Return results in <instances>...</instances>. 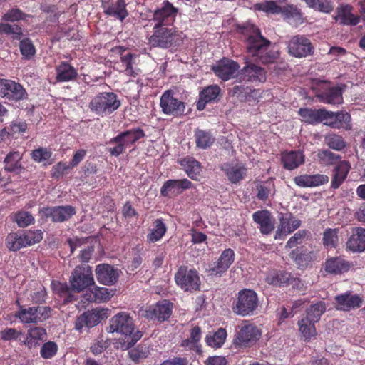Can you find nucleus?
<instances>
[{"label":"nucleus","instance_id":"1","mask_svg":"<svg viewBox=\"0 0 365 365\" xmlns=\"http://www.w3.org/2000/svg\"><path fill=\"white\" fill-rule=\"evenodd\" d=\"M237 31L244 38L247 56L263 64L275 61L279 53L271 48V41L262 35L260 29L250 22L237 26Z\"/></svg>","mask_w":365,"mask_h":365},{"label":"nucleus","instance_id":"2","mask_svg":"<svg viewBox=\"0 0 365 365\" xmlns=\"http://www.w3.org/2000/svg\"><path fill=\"white\" fill-rule=\"evenodd\" d=\"M178 11V9L168 1H163V6L154 11L151 19L154 22L153 33L148 38L151 47L168 48L173 44L176 31L173 24Z\"/></svg>","mask_w":365,"mask_h":365},{"label":"nucleus","instance_id":"3","mask_svg":"<svg viewBox=\"0 0 365 365\" xmlns=\"http://www.w3.org/2000/svg\"><path fill=\"white\" fill-rule=\"evenodd\" d=\"M107 331L124 336V339H120L118 341L120 348L123 350L129 349L142 337L141 332L135 330L133 318L126 312L115 314L109 321Z\"/></svg>","mask_w":365,"mask_h":365},{"label":"nucleus","instance_id":"4","mask_svg":"<svg viewBox=\"0 0 365 365\" xmlns=\"http://www.w3.org/2000/svg\"><path fill=\"white\" fill-rule=\"evenodd\" d=\"M43 238V232L39 230H19L11 232L5 238V245L9 251L16 252L21 248L39 242Z\"/></svg>","mask_w":365,"mask_h":365},{"label":"nucleus","instance_id":"5","mask_svg":"<svg viewBox=\"0 0 365 365\" xmlns=\"http://www.w3.org/2000/svg\"><path fill=\"white\" fill-rule=\"evenodd\" d=\"M259 306L257 294L250 289L240 290L232 303V311L237 315L248 317L255 314Z\"/></svg>","mask_w":365,"mask_h":365},{"label":"nucleus","instance_id":"6","mask_svg":"<svg viewBox=\"0 0 365 365\" xmlns=\"http://www.w3.org/2000/svg\"><path fill=\"white\" fill-rule=\"evenodd\" d=\"M145 136L144 130L140 128H133L118 133L111 138L110 144H115L113 147L108 148V152L112 156L118 157L123 154L126 148L134 145L137 141Z\"/></svg>","mask_w":365,"mask_h":365},{"label":"nucleus","instance_id":"7","mask_svg":"<svg viewBox=\"0 0 365 365\" xmlns=\"http://www.w3.org/2000/svg\"><path fill=\"white\" fill-rule=\"evenodd\" d=\"M121 103L113 92H102L95 96L89 102L88 108L100 116L110 115L119 108Z\"/></svg>","mask_w":365,"mask_h":365},{"label":"nucleus","instance_id":"8","mask_svg":"<svg viewBox=\"0 0 365 365\" xmlns=\"http://www.w3.org/2000/svg\"><path fill=\"white\" fill-rule=\"evenodd\" d=\"M26 88L11 79L0 78V98L9 103H19L28 99Z\"/></svg>","mask_w":365,"mask_h":365},{"label":"nucleus","instance_id":"9","mask_svg":"<svg viewBox=\"0 0 365 365\" xmlns=\"http://www.w3.org/2000/svg\"><path fill=\"white\" fill-rule=\"evenodd\" d=\"M261 335V331L256 325L245 321L234 336L233 344L239 348L250 347L260 339Z\"/></svg>","mask_w":365,"mask_h":365},{"label":"nucleus","instance_id":"10","mask_svg":"<svg viewBox=\"0 0 365 365\" xmlns=\"http://www.w3.org/2000/svg\"><path fill=\"white\" fill-rule=\"evenodd\" d=\"M176 284L184 292H193L200 290V279L197 270L180 266L175 274Z\"/></svg>","mask_w":365,"mask_h":365},{"label":"nucleus","instance_id":"11","mask_svg":"<svg viewBox=\"0 0 365 365\" xmlns=\"http://www.w3.org/2000/svg\"><path fill=\"white\" fill-rule=\"evenodd\" d=\"M160 107L162 112L167 115L178 117L184 114L185 103L174 97L172 90H166L160 96Z\"/></svg>","mask_w":365,"mask_h":365},{"label":"nucleus","instance_id":"12","mask_svg":"<svg viewBox=\"0 0 365 365\" xmlns=\"http://www.w3.org/2000/svg\"><path fill=\"white\" fill-rule=\"evenodd\" d=\"M70 283L71 289L77 292L94 284L91 267L87 264L77 266L72 272Z\"/></svg>","mask_w":365,"mask_h":365},{"label":"nucleus","instance_id":"13","mask_svg":"<svg viewBox=\"0 0 365 365\" xmlns=\"http://www.w3.org/2000/svg\"><path fill=\"white\" fill-rule=\"evenodd\" d=\"M289 55L295 58H305L314 53V48L309 38L303 35L292 36L287 43Z\"/></svg>","mask_w":365,"mask_h":365},{"label":"nucleus","instance_id":"14","mask_svg":"<svg viewBox=\"0 0 365 365\" xmlns=\"http://www.w3.org/2000/svg\"><path fill=\"white\" fill-rule=\"evenodd\" d=\"M108 317V309H93L88 310L77 317L75 329L81 331L83 327L92 328Z\"/></svg>","mask_w":365,"mask_h":365},{"label":"nucleus","instance_id":"15","mask_svg":"<svg viewBox=\"0 0 365 365\" xmlns=\"http://www.w3.org/2000/svg\"><path fill=\"white\" fill-rule=\"evenodd\" d=\"M173 303L167 299H162L155 304L149 306L145 311L144 317L150 320L163 322L172 315Z\"/></svg>","mask_w":365,"mask_h":365},{"label":"nucleus","instance_id":"16","mask_svg":"<svg viewBox=\"0 0 365 365\" xmlns=\"http://www.w3.org/2000/svg\"><path fill=\"white\" fill-rule=\"evenodd\" d=\"M364 302L363 298L352 291H346L338 294L334 298V307L343 312H350L360 308Z\"/></svg>","mask_w":365,"mask_h":365},{"label":"nucleus","instance_id":"17","mask_svg":"<svg viewBox=\"0 0 365 365\" xmlns=\"http://www.w3.org/2000/svg\"><path fill=\"white\" fill-rule=\"evenodd\" d=\"M192 187V183L187 178L180 180H168L160 188V195L170 197L178 195L185 190Z\"/></svg>","mask_w":365,"mask_h":365},{"label":"nucleus","instance_id":"18","mask_svg":"<svg viewBox=\"0 0 365 365\" xmlns=\"http://www.w3.org/2000/svg\"><path fill=\"white\" fill-rule=\"evenodd\" d=\"M239 68L240 65L237 62L223 58L212 66V70L217 76L226 81L232 78Z\"/></svg>","mask_w":365,"mask_h":365},{"label":"nucleus","instance_id":"19","mask_svg":"<svg viewBox=\"0 0 365 365\" xmlns=\"http://www.w3.org/2000/svg\"><path fill=\"white\" fill-rule=\"evenodd\" d=\"M238 78L240 82H264L266 81V71L260 66L250 63L240 71Z\"/></svg>","mask_w":365,"mask_h":365},{"label":"nucleus","instance_id":"20","mask_svg":"<svg viewBox=\"0 0 365 365\" xmlns=\"http://www.w3.org/2000/svg\"><path fill=\"white\" fill-rule=\"evenodd\" d=\"M127 4L125 0L104 1L102 8L106 15L114 17L121 22L129 15L126 9Z\"/></svg>","mask_w":365,"mask_h":365},{"label":"nucleus","instance_id":"21","mask_svg":"<svg viewBox=\"0 0 365 365\" xmlns=\"http://www.w3.org/2000/svg\"><path fill=\"white\" fill-rule=\"evenodd\" d=\"M351 115L346 112H331L327 111L324 124L335 129H344L350 130L352 128Z\"/></svg>","mask_w":365,"mask_h":365},{"label":"nucleus","instance_id":"22","mask_svg":"<svg viewBox=\"0 0 365 365\" xmlns=\"http://www.w3.org/2000/svg\"><path fill=\"white\" fill-rule=\"evenodd\" d=\"M253 221L259 225V229L262 235H269L274 230V219L272 213L264 209L255 212L252 214Z\"/></svg>","mask_w":365,"mask_h":365},{"label":"nucleus","instance_id":"23","mask_svg":"<svg viewBox=\"0 0 365 365\" xmlns=\"http://www.w3.org/2000/svg\"><path fill=\"white\" fill-rule=\"evenodd\" d=\"M96 275L100 284L110 286L115 284L119 277L118 269L108 264H101L96 266Z\"/></svg>","mask_w":365,"mask_h":365},{"label":"nucleus","instance_id":"24","mask_svg":"<svg viewBox=\"0 0 365 365\" xmlns=\"http://www.w3.org/2000/svg\"><path fill=\"white\" fill-rule=\"evenodd\" d=\"M352 265L351 262L343 257H331L326 259L324 264V269L327 273L331 274H341L347 272Z\"/></svg>","mask_w":365,"mask_h":365},{"label":"nucleus","instance_id":"25","mask_svg":"<svg viewBox=\"0 0 365 365\" xmlns=\"http://www.w3.org/2000/svg\"><path fill=\"white\" fill-rule=\"evenodd\" d=\"M235 252L231 248L225 249L219 257L214 267L210 269V274L221 276L225 273L235 261Z\"/></svg>","mask_w":365,"mask_h":365},{"label":"nucleus","instance_id":"26","mask_svg":"<svg viewBox=\"0 0 365 365\" xmlns=\"http://www.w3.org/2000/svg\"><path fill=\"white\" fill-rule=\"evenodd\" d=\"M346 250L353 253L365 251V228L354 227L346 243Z\"/></svg>","mask_w":365,"mask_h":365},{"label":"nucleus","instance_id":"27","mask_svg":"<svg viewBox=\"0 0 365 365\" xmlns=\"http://www.w3.org/2000/svg\"><path fill=\"white\" fill-rule=\"evenodd\" d=\"M220 168L224 172L228 180L233 184L240 182L247 174V168L239 163H225L221 164Z\"/></svg>","mask_w":365,"mask_h":365},{"label":"nucleus","instance_id":"28","mask_svg":"<svg viewBox=\"0 0 365 365\" xmlns=\"http://www.w3.org/2000/svg\"><path fill=\"white\" fill-rule=\"evenodd\" d=\"M289 256L299 269L307 267L315 259L314 251H308L303 246L292 250Z\"/></svg>","mask_w":365,"mask_h":365},{"label":"nucleus","instance_id":"29","mask_svg":"<svg viewBox=\"0 0 365 365\" xmlns=\"http://www.w3.org/2000/svg\"><path fill=\"white\" fill-rule=\"evenodd\" d=\"M127 48L123 46H118L114 48V51L120 55L122 66L123 67V72L129 76L136 77L138 72L133 68L135 60L137 55L130 52L125 53Z\"/></svg>","mask_w":365,"mask_h":365},{"label":"nucleus","instance_id":"30","mask_svg":"<svg viewBox=\"0 0 365 365\" xmlns=\"http://www.w3.org/2000/svg\"><path fill=\"white\" fill-rule=\"evenodd\" d=\"M305 156L302 151H284L281 154V162L283 168L287 170H293L304 163Z\"/></svg>","mask_w":365,"mask_h":365},{"label":"nucleus","instance_id":"31","mask_svg":"<svg viewBox=\"0 0 365 365\" xmlns=\"http://www.w3.org/2000/svg\"><path fill=\"white\" fill-rule=\"evenodd\" d=\"M221 93V88L217 85H210L205 87L199 93L197 102V109L203 110L208 103L216 101Z\"/></svg>","mask_w":365,"mask_h":365},{"label":"nucleus","instance_id":"32","mask_svg":"<svg viewBox=\"0 0 365 365\" xmlns=\"http://www.w3.org/2000/svg\"><path fill=\"white\" fill-rule=\"evenodd\" d=\"M351 164L348 160H339L333 169L331 187L338 189L344 182L351 170Z\"/></svg>","mask_w":365,"mask_h":365},{"label":"nucleus","instance_id":"33","mask_svg":"<svg viewBox=\"0 0 365 365\" xmlns=\"http://www.w3.org/2000/svg\"><path fill=\"white\" fill-rule=\"evenodd\" d=\"M329 181V177L323 174L300 175L294 178V183L302 187H312L322 185Z\"/></svg>","mask_w":365,"mask_h":365},{"label":"nucleus","instance_id":"34","mask_svg":"<svg viewBox=\"0 0 365 365\" xmlns=\"http://www.w3.org/2000/svg\"><path fill=\"white\" fill-rule=\"evenodd\" d=\"M266 282L274 286H282L299 282L298 278H294L292 274L282 270H274L267 274L265 278Z\"/></svg>","mask_w":365,"mask_h":365},{"label":"nucleus","instance_id":"35","mask_svg":"<svg viewBox=\"0 0 365 365\" xmlns=\"http://www.w3.org/2000/svg\"><path fill=\"white\" fill-rule=\"evenodd\" d=\"M298 113L304 123L314 125L326 121L327 110L325 109L302 108L299 110Z\"/></svg>","mask_w":365,"mask_h":365},{"label":"nucleus","instance_id":"36","mask_svg":"<svg viewBox=\"0 0 365 365\" xmlns=\"http://www.w3.org/2000/svg\"><path fill=\"white\" fill-rule=\"evenodd\" d=\"M45 311L46 308L41 307H34L28 309L21 308L16 314V317L23 323L37 322L44 319L43 314Z\"/></svg>","mask_w":365,"mask_h":365},{"label":"nucleus","instance_id":"37","mask_svg":"<svg viewBox=\"0 0 365 365\" xmlns=\"http://www.w3.org/2000/svg\"><path fill=\"white\" fill-rule=\"evenodd\" d=\"M178 163L192 180H197L202 171L200 163L195 158L186 156L178 160Z\"/></svg>","mask_w":365,"mask_h":365},{"label":"nucleus","instance_id":"38","mask_svg":"<svg viewBox=\"0 0 365 365\" xmlns=\"http://www.w3.org/2000/svg\"><path fill=\"white\" fill-rule=\"evenodd\" d=\"M76 214V209L71 205L57 206L52 207L49 215L53 222H62L68 220L73 215Z\"/></svg>","mask_w":365,"mask_h":365},{"label":"nucleus","instance_id":"39","mask_svg":"<svg viewBox=\"0 0 365 365\" xmlns=\"http://www.w3.org/2000/svg\"><path fill=\"white\" fill-rule=\"evenodd\" d=\"M113 296L111 292L106 287H98L97 286L89 289L84 294V298L90 302H103L108 301Z\"/></svg>","mask_w":365,"mask_h":365},{"label":"nucleus","instance_id":"40","mask_svg":"<svg viewBox=\"0 0 365 365\" xmlns=\"http://www.w3.org/2000/svg\"><path fill=\"white\" fill-rule=\"evenodd\" d=\"M45 335L46 329L41 327H34L29 329L27 337L28 344L30 346L40 345V342H43L41 355L43 359H46V342L43 340Z\"/></svg>","mask_w":365,"mask_h":365},{"label":"nucleus","instance_id":"41","mask_svg":"<svg viewBox=\"0 0 365 365\" xmlns=\"http://www.w3.org/2000/svg\"><path fill=\"white\" fill-rule=\"evenodd\" d=\"M77 76V71L68 63L61 62L56 67V81L58 82L73 81L76 78Z\"/></svg>","mask_w":365,"mask_h":365},{"label":"nucleus","instance_id":"42","mask_svg":"<svg viewBox=\"0 0 365 365\" xmlns=\"http://www.w3.org/2000/svg\"><path fill=\"white\" fill-rule=\"evenodd\" d=\"M153 228L150 230L146 239L149 243H155L160 240L167 232V226L162 218L155 219L153 222Z\"/></svg>","mask_w":365,"mask_h":365},{"label":"nucleus","instance_id":"43","mask_svg":"<svg viewBox=\"0 0 365 365\" xmlns=\"http://www.w3.org/2000/svg\"><path fill=\"white\" fill-rule=\"evenodd\" d=\"M321 102L329 104H339L342 103L341 90L339 87H331L317 95Z\"/></svg>","mask_w":365,"mask_h":365},{"label":"nucleus","instance_id":"44","mask_svg":"<svg viewBox=\"0 0 365 365\" xmlns=\"http://www.w3.org/2000/svg\"><path fill=\"white\" fill-rule=\"evenodd\" d=\"M22 155L19 151L9 153L4 158V170L7 172H19L22 170Z\"/></svg>","mask_w":365,"mask_h":365},{"label":"nucleus","instance_id":"45","mask_svg":"<svg viewBox=\"0 0 365 365\" xmlns=\"http://www.w3.org/2000/svg\"><path fill=\"white\" fill-rule=\"evenodd\" d=\"M351 11L352 6L350 5L341 6L338 9V18L341 24L356 26L359 23V16L352 14Z\"/></svg>","mask_w":365,"mask_h":365},{"label":"nucleus","instance_id":"46","mask_svg":"<svg viewBox=\"0 0 365 365\" xmlns=\"http://www.w3.org/2000/svg\"><path fill=\"white\" fill-rule=\"evenodd\" d=\"M341 159L340 155L336 154L329 149L319 150L317 154V162L324 166L336 165Z\"/></svg>","mask_w":365,"mask_h":365},{"label":"nucleus","instance_id":"47","mask_svg":"<svg viewBox=\"0 0 365 365\" xmlns=\"http://www.w3.org/2000/svg\"><path fill=\"white\" fill-rule=\"evenodd\" d=\"M196 146L201 149L210 148L215 142V138L210 131L200 129L195 130Z\"/></svg>","mask_w":365,"mask_h":365},{"label":"nucleus","instance_id":"48","mask_svg":"<svg viewBox=\"0 0 365 365\" xmlns=\"http://www.w3.org/2000/svg\"><path fill=\"white\" fill-rule=\"evenodd\" d=\"M226 337L227 331L225 329L219 328L212 334H210L206 336L205 342L209 346L220 348L224 344Z\"/></svg>","mask_w":365,"mask_h":365},{"label":"nucleus","instance_id":"49","mask_svg":"<svg viewBox=\"0 0 365 365\" xmlns=\"http://www.w3.org/2000/svg\"><path fill=\"white\" fill-rule=\"evenodd\" d=\"M315 322H312L305 317L298 322L299 331L306 340H310L317 335Z\"/></svg>","mask_w":365,"mask_h":365},{"label":"nucleus","instance_id":"50","mask_svg":"<svg viewBox=\"0 0 365 365\" xmlns=\"http://www.w3.org/2000/svg\"><path fill=\"white\" fill-rule=\"evenodd\" d=\"M326 311L325 303L322 301H319L316 304H312L307 309V314L305 318L312 320V322H318L321 318V316Z\"/></svg>","mask_w":365,"mask_h":365},{"label":"nucleus","instance_id":"51","mask_svg":"<svg viewBox=\"0 0 365 365\" xmlns=\"http://www.w3.org/2000/svg\"><path fill=\"white\" fill-rule=\"evenodd\" d=\"M11 219L15 222L19 227H26L34 223V217L26 211H18L11 215Z\"/></svg>","mask_w":365,"mask_h":365},{"label":"nucleus","instance_id":"52","mask_svg":"<svg viewBox=\"0 0 365 365\" xmlns=\"http://www.w3.org/2000/svg\"><path fill=\"white\" fill-rule=\"evenodd\" d=\"M312 9L320 12L330 14L334 10L331 0H302Z\"/></svg>","mask_w":365,"mask_h":365},{"label":"nucleus","instance_id":"53","mask_svg":"<svg viewBox=\"0 0 365 365\" xmlns=\"http://www.w3.org/2000/svg\"><path fill=\"white\" fill-rule=\"evenodd\" d=\"M51 287L53 292L59 294L62 297H64V303L70 302L73 299V296L71 294V289L68 287L66 283L52 281Z\"/></svg>","mask_w":365,"mask_h":365},{"label":"nucleus","instance_id":"54","mask_svg":"<svg viewBox=\"0 0 365 365\" xmlns=\"http://www.w3.org/2000/svg\"><path fill=\"white\" fill-rule=\"evenodd\" d=\"M324 141L326 145L332 150L341 151L346 147V142L344 138L339 135L330 134L325 136Z\"/></svg>","mask_w":365,"mask_h":365},{"label":"nucleus","instance_id":"55","mask_svg":"<svg viewBox=\"0 0 365 365\" xmlns=\"http://www.w3.org/2000/svg\"><path fill=\"white\" fill-rule=\"evenodd\" d=\"M339 229L327 228L323 233L322 242L325 247L336 248L339 242Z\"/></svg>","mask_w":365,"mask_h":365},{"label":"nucleus","instance_id":"56","mask_svg":"<svg viewBox=\"0 0 365 365\" xmlns=\"http://www.w3.org/2000/svg\"><path fill=\"white\" fill-rule=\"evenodd\" d=\"M255 9L267 14H279L281 12V6L276 1L269 0L255 4Z\"/></svg>","mask_w":365,"mask_h":365},{"label":"nucleus","instance_id":"57","mask_svg":"<svg viewBox=\"0 0 365 365\" xmlns=\"http://www.w3.org/2000/svg\"><path fill=\"white\" fill-rule=\"evenodd\" d=\"M279 224L274 234L275 240L284 239V237L289 234L287 233L289 228V227H290L289 215L285 216L284 214L281 213L279 216Z\"/></svg>","mask_w":365,"mask_h":365},{"label":"nucleus","instance_id":"58","mask_svg":"<svg viewBox=\"0 0 365 365\" xmlns=\"http://www.w3.org/2000/svg\"><path fill=\"white\" fill-rule=\"evenodd\" d=\"M150 354L148 348L145 345H138L135 348L128 351L131 360L135 363H139L146 359Z\"/></svg>","mask_w":365,"mask_h":365},{"label":"nucleus","instance_id":"59","mask_svg":"<svg viewBox=\"0 0 365 365\" xmlns=\"http://www.w3.org/2000/svg\"><path fill=\"white\" fill-rule=\"evenodd\" d=\"M19 49L21 55L27 60L31 59L36 53L35 47L29 38H24L20 41Z\"/></svg>","mask_w":365,"mask_h":365},{"label":"nucleus","instance_id":"60","mask_svg":"<svg viewBox=\"0 0 365 365\" xmlns=\"http://www.w3.org/2000/svg\"><path fill=\"white\" fill-rule=\"evenodd\" d=\"M285 19L293 18L296 20L302 19L301 10L293 4H287L283 7L281 6V12Z\"/></svg>","mask_w":365,"mask_h":365},{"label":"nucleus","instance_id":"61","mask_svg":"<svg viewBox=\"0 0 365 365\" xmlns=\"http://www.w3.org/2000/svg\"><path fill=\"white\" fill-rule=\"evenodd\" d=\"M309 232L307 230H300L297 231L293 236H292L285 245L286 249H291L296 247L297 245L302 243Z\"/></svg>","mask_w":365,"mask_h":365},{"label":"nucleus","instance_id":"62","mask_svg":"<svg viewBox=\"0 0 365 365\" xmlns=\"http://www.w3.org/2000/svg\"><path fill=\"white\" fill-rule=\"evenodd\" d=\"M26 14L23 13L19 9L13 8L9 9L3 16L1 19L4 21L14 22L21 19H24Z\"/></svg>","mask_w":365,"mask_h":365},{"label":"nucleus","instance_id":"63","mask_svg":"<svg viewBox=\"0 0 365 365\" xmlns=\"http://www.w3.org/2000/svg\"><path fill=\"white\" fill-rule=\"evenodd\" d=\"M257 199L264 201L268 199L272 189H271V184L267 183H262L257 186Z\"/></svg>","mask_w":365,"mask_h":365},{"label":"nucleus","instance_id":"64","mask_svg":"<svg viewBox=\"0 0 365 365\" xmlns=\"http://www.w3.org/2000/svg\"><path fill=\"white\" fill-rule=\"evenodd\" d=\"M70 168H71L66 163L59 162L53 167L51 175L53 178L58 179L64 174L65 171Z\"/></svg>","mask_w":365,"mask_h":365}]
</instances>
